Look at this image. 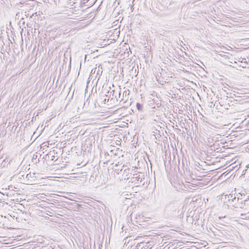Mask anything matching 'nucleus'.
<instances>
[{"label":"nucleus","instance_id":"obj_1","mask_svg":"<svg viewBox=\"0 0 249 249\" xmlns=\"http://www.w3.org/2000/svg\"><path fill=\"white\" fill-rule=\"evenodd\" d=\"M180 204L176 201H172L169 203L165 207V212L168 216L175 217L180 214Z\"/></svg>","mask_w":249,"mask_h":249},{"label":"nucleus","instance_id":"obj_2","mask_svg":"<svg viewBox=\"0 0 249 249\" xmlns=\"http://www.w3.org/2000/svg\"><path fill=\"white\" fill-rule=\"evenodd\" d=\"M115 167L116 168L114 169V172L117 174H122L123 175L127 176L130 173V169L128 168H126L124 166V165L122 166L121 168H120L117 164H116Z\"/></svg>","mask_w":249,"mask_h":249},{"label":"nucleus","instance_id":"obj_3","mask_svg":"<svg viewBox=\"0 0 249 249\" xmlns=\"http://www.w3.org/2000/svg\"><path fill=\"white\" fill-rule=\"evenodd\" d=\"M129 94V90H125L123 92V98L121 99L120 100V102L124 101V103H125L128 98H126V99H124L126 98V96L128 95Z\"/></svg>","mask_w":249,"mask_h":249},{"label":"nucleus","instance_id":"obj_4","mask_svg":"<svg viewBox=\"0 0 249 249\" xmlns=\"http://www.w3.org/2000/svg\"><path fill=\"white\" fill-rule=\"evenodd\" d=\"M226 100V102H228V104H230L231 106H234L239 103V101L237 99H232V98L229 100L227 99Z\"/></svg>","mask_w":249,"mask_h":249},{"label":"nucleus","instance_id":"obj_5","mask_svg":"<svg viewBox=\"0 0 249 249\" xmlns=\"http://www.w3.org/2000/svg\"><path fill=\"white\" fill-rule=\"evenodd\" d=\"M118 94V91L115 90H113L110 91L109 96L111 97V95L112 96L111 99H113V97L116 98L117 101L119 100V99L117 97V94Z\"/></svg>","mask_w":249,"mask_h":249},{"label":"nucleus","instance_id":"obj_6","mask_svg":"<svg viewBox=\"0 0 249 249\" xmlns=\"http://www.w3.org/2000/svg\"><path fill=\"white\" fill-rule=\"evenodd\" d=\"M228 198L229 200H231L232 202H234L235 200H236V197L233 195L230 194L228 196Z\"/></svg>","mask_w":249,"mask_h":249},{"label":"nucleus","instance_id":"obj_7","mask_svg":"<svg viewBox=\"0 0 249 249\" xmlns=\"http://www.w3.org/2000/svg\"><path fill=\"white\" fill-rule=\"evenodd\" d=\"M136 107L139 111H142V105L140 103H137L136 104Z\"/></svg>","mask_w":249,"mask_h":249},{"label":"nucleus","instance_id":"obj_8","mask_svg":"<svg viewBox=\"0 0 249 249\" xmlns=\"http://www.w3.org/2000/svg\"><path fill=\"white\" fill-rule=\"evenodd\" d=\"M220 106L222 107L223 106L226 109H229V107L231 106L230 104H228V102H227V104H224L223 103L221 104V103H220Z\"/></svg>","mask_w":249,"mask_h":249},{"label":"nucleus","instance_id":"obj_9","mask_svg":"<svg viewBox=\"0 0 249 249\" xmlns=\"http://www.w3.org/2000/svg\"><path fill=\"white\" fill-rule=\"evenodd\" d=\"M117 94H118V96H117V97H118V98H121V90L118 91Z\"/></svg>","mask_w":249,"mask_h":249},{"label":"nucleus","instance_id":"obj_10","mask_svg":"<svg viewBox=\"0 0 249 249\" xmlns=\"http://www.w3.org/2000/svg\"><path fill=\"white\" fill-rule=\"evenodd\" d=\"M108 100H109L108 99H107L106 98H105L103 100V102H104V104H105V103H106V101H108Z\"/></svg>","mask_w":249,"mask_h":249},{"label":"nucleus","instance_id":"obj_11","mask_svg":"<svg viewBox=\"0 0 249 249\" xmlns=\"http://www.w3.org/2000/svg\"><path fill=\"white\" fill-rule=\"evenodd\" d=\"M248 199H249V196H248L247 198L244 200V202L247 201L248 200Z\"/></svg>","mask_w":249,"mask_h":249},{"label":"nucleus","instance_id":"obj_12","mask_svg":"<svg viewBox=\"0 0 249 249\" xmlns=\"http://www.w3.org/2000/svg\"><path fill=\"white\" fill-rule=\"evenodd\" d=\"M239 200H241V203L242 202V200L241 199H240L239 197L237 198V200L239 201Z\"/></svg>","mask_w":249,"mask_h":249},{"label":"nucleus","instance_id":"obj_13","mask_svg":"<svg viewBox=\"0 0 249 249\" xmlns=\"http://www.w3.org/2000/svg\"><path fill=\"white\" fill-rule=\"evenodd\" d=\"M124 226H123V227H122V228L123 230L124 229Z\"/></svg>","mask_w":249,"mask_h":249},{"label":"nucleus","instance_id":"obj_14","mask_svg":"<svg viewBox=\"0 0 249 249\" xmlns=\"http://www.w3.org/2000/svg\"><path fill=\"white\" fill-rule=\"evenodd\" d=\"M138 178L139 179L140 178L138 177H136V178Z\"/></svg>","mask_w":249,"mask_h":249}]
</instances>
